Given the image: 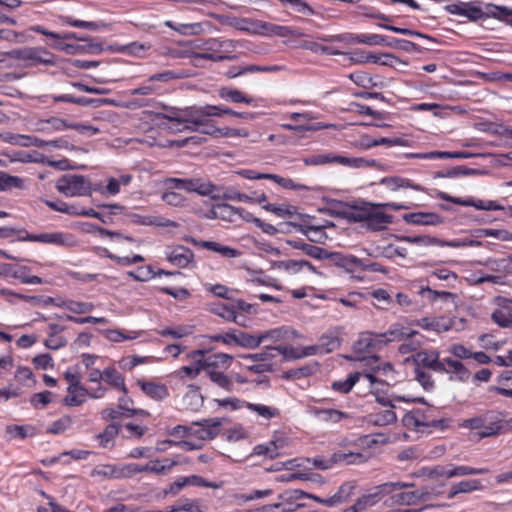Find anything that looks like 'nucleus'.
Returning a JSON list of instances; mask_svg holds the SVG:
<instances>
[{"instance_id": "obj_1", "label": "nucleus", "mask_w": 512, "mask_h": 512, "mask_svg": "<svg viewBox=\"0 0 512 512\" xmlns=\"http://www.w3.org/2000/svg\"><path fill=\"white\" fill-rule=\"evenodd\" d=\"M409 208L408 205L395 202L371 203L363 201L351 207L348 218L354 222H364L371 231H381L393 222V216L385 213L384 209L399 211Z\"/></svg>"}, {"instance_id": "obj_2", "label": "nucleus", "mask_w": 512, "mask_h": 512, "mask_svg": "<svg viewBox=\"0 0 512 512\" xmlns=\"http://www.w3.org/2000/svg\"><path fill=\"white\" fill-rule=\"evenodd\" d=\"M460 426L466 429L480 430L478 436L482 439L512 430V418L505 419L503 412L488 410L483 414L463 420Z\"/></svg>"}, {"instance_id": "obj_3", "label": "nucleus", "mask_w": 512, "mask_h": 512, "mask_svg": "<svg viewBox=\"0 0 512 512\" xmlns=\"http://www.w3.org/2000/svg\"><path fill=\"white\" fill-rule=\"evenodd\" d=\"M68 129H73L81 134L96 135L99 129L90 125H83L79 123L69 122L60 117H50L47 119H39L35 123V131L44 134H52L54 132H62Z\"/></svg>"}, {"instance_id": "obj_4", "label": "nucleus", "mask_w": 512, "mask_h": 512, "mask_svg": "<svg viewBox=\"0 0 512 512\" xmlns=\"http://www.w3.org/2000/svg\"><path fill=\"white\" fill-rule=\"evenodd\" d=\"M432 409H414L407 412L403 417V424L411 430L420 431L421 428H444V419H434L431 416Z\"/></svg>"}, {"instance_id": "obj_5", "label": "nucleus", "mask_w": 512, "mask_h": 512, "mask_svg": "<svg viewBox=\"0 0 512 512\" xmlns=\"http://www.w3.org/2000/svg\"><path fill=\"white\" fill-rule=\"evenodd\" d=\"M57 190L67 197L86 196L91 193V185L83 175L66 174L56 184Z\"/></svg>"}, {"instance_id": "obj_6", "label": "nucleus", "mask_w": 512, "mask_h": 512, "mask_svg": "<svg viewBox=\"0 0 512 512\" xmlns=\"http://www.w3.org/2000/svg\"><path fill=\"white\" fill-rule=\"evenodd\" d=\"M15 57L27 63V65H45L54 66L56 64V56L44 47H23L16 50Z\"/></svg>"}, {"instance_id": "obj_7", "label": "nucleus", "mask_w": 512, "mask_h": 512, "mask_svg": "<svg viewBox=\"0 0 512 512\" xmlns=\"http://www.w3.org/2000/svg\"><path fill=\"white\" fill-rule=\"evenodd\" d=\"M165 184L172 189H180L188 192H195L199 195H212L217 191V186L210 181H204L200 178L182 179L168 178Z\"/></svg>"}, {"instance_id": "obj_8", "label": "nucleus", "mask_w": 512, "mask_h": 512, "mask_svg": "<svg viewBox=\"0 0 512 512\" xmlns=\"http://www.w3.org/2000/svg\"><path fill=\"white\" fill-rule=\"evenodd\" d=\"M190 50L201 52H232L235 48L233 40H220L217 38L195 39L187 43Z\"/></svg>"}, {"instance_id": "obj_9", "label": "nucleus", "mask_w": 512, "mask_h": 512, "mask_svg": "<svg viewBox=\"0 0 512 512\" xmlns=\"http://www.w3.org/2000/svg\"><path fill=\"white\" fill-rule=\"evenodd\" d=\"M292 351L288 349L287 345L278 346H265L261 352L240 355L245 361L259 362V363H272L271 361L278 355H282V360L287 361L286 357H293L294 355L288 354Z\"/></svg>"}, {"instance_id": "obj_10", "label": "nucleus", "mask_w": 512, "mask_h": 512, "mask_svg": "<svg viewBox=\"0 0 512 512\" xmlns=\"http://www.w3.org/2000/svg\"><path fill=\"white\" fill-rule=\"evenodd\" d=\"M436 197L445 200L457 205L466 206V207H474L478 210H486V211H499L503 210L504 207L493 200L483 201L477 200L474 198L462 199L460 197L451 196L446 192L438 191Z\"/></svg>"}, {"instance_id": "obj_11", "label": "nucleus", "mask_w": 512, "mask_h": 512, "mask_svg": "<svg viewBox=\"0 0 512 512\" xmlns=\"http://www.w3.org/2000/svg\"><path fill=\"white\" fill-rule=\"evenodd\" d=\"M222 420L220 418L203 419L199 422H194L190 427V436L197 438L200 441L212 440L220 432Z\"/></svg>"}, {"instance_id": "obj_12", "label": "nucleus", "mask_w": 512, "mask_h": 512, "mask_svg": "<svg viewBox=\"0 0 512 512\" xmlns=\"http://www.w3.org/2000/svg\"><path fill=\"white\" fill-rule=\"evenodd\" d=\"M445 10L449 14L465 17L472 22L483 19V7L476 1L449 4L445 6Z\"/></svg>"}, {"instance_id": "obj_13", "label": "nucleus", "mask_w": 512, "mask_h": 512, "mask_svg": "<svg viewBox=\"0 0 512 512\" xmlns=\"http://www.w3.org/2000/svg\"><path fill=\"white\" fill-rule=\"evenodd\" d=\"M215 105H205L199 107H190L185 110V121L189 125H184L188 130L192 131V127H201L205 122L210 120V117L216 116Z\"/></svg>"}, {"instance_id": "obj_14", "label": "nucleus", "mask_w": 512, "mask_h": 512, "mask_svg": "<svg viewBox=\"0 0 512 512\" xmlns=\"http://www.w3.org/2000/svg\"><path fill=\"white\" fill-rule=\"evenodd\" d=\"M176 78V74L173 71L166 70L161 73H156L151 75L145 83L141 86L131 89L128 91L130 95H143L148 96L152 94H156L160 91V86L155 82H168L172 79Z\"/></svg>"}, {"instance_id": "obj_15", "label": "nucleus", "mask_w": 512, "mask_h": 512, "mask_svg": "<svg viewBox=\"0 0 512 512\" xmlns=\"http://www.w3.org/2000/svg\"><path fill=\"white\" fill-rule=\"evenodd\" d=\"M382 346H386L392 342H400L409 340L419 335V332L410 329L399 322H395L389 326L384 333H378Z\"/></svg>"}, {"instance_id": "obj_16", "label": "nucleus", "mask_w": 512, "mask_h": 512, "mask_svg": "<svg viewBox=\"0 0 512 512\" xmlns=\"http://www.w3.org/2000/svg\"><path fill=\"white\" fill-rule=\"evenodd\" d=\"M413 361L415 363V367H421L422 369L426 368L436 373L444 369L442 359L440 358V352L437 349L418 351L413 355Z\"/></svg>"}, {"instance_id": "obj_17", "label": "nucleus", "mask_w": 512, "mask_h": 512, "mask_svg": "<svg viewBox=\"0 0 512 512\" xmlns=\"http://www.w3.org/2000/svg\"><path fill=\"white\" fill-rule=\"evenodd\" d=\"M20 241L39 242L55 246H69L72 243L71 236L63 232L40 234H30L29 232H25V237H21Z\"/></svg>"}, {"instance_id": "obj_18", "label": "nucleus", "mask_w": 512, "mask_h": 512, "mask_svg": "<svg viewBox=\"0 0 512 512\" xmlns=\"http://www.w3.org/2000/svg\"><path fill=\"white\" fill-rule=\"evenodd\" d=\"M443 370L438 371L440 374H449L451 381L468 382L471 376L470 370L459 360L452 358L442 359Z\"/></svg>"}, {"instance_id": "obj_19", "label": "nucleus", "mask_w": 512, "mask_h": 512, "mask_svg": "<svg viewBox=\"0 0 512 512\" xmlns=\"http://www.w3.org/2000/svg\"><path fill=\"white\" fill-rule=\"evenodd\" d=\"M194 252L185 246L177 245L166 251V259L178 268H188L194 263Z\"/></svg>"}, {"instance_id": "obj_20", "label": "nucleus", "mask_w": 512, "mask_h": 512, "mask_svg": "<svg viewBox=\"0 0 512 512\" xmlns=\"http://www.w3.org/2000/svg\"><path fill=\"white\" fill-rule=\"evenodd\" d=\"M414 486V484L404 482H386L371 488L366 496L369 498L372 505L379 503L385 496L392 494L395 491L402 490Z\"/></svg>"}, {"instance_id": "obj_21", "label": "nucleus", "mask_w": 512, "mask_h": 512, "mask_svg": "<svg viewBox=\"0 0 512 512\" xmlns=\"http://www.w3.org/2000/svg\"><path fill=\"white\" fill-rule=\"evenodd\" d=\"M229 52H197V51H175L174 57L185 58L189 57L195 66H199L198 61L201 59L210 60L213 62H221L224 60L234 59V55H228Z\"/></svg>"}, {"instance_id": "obj_22", "label": "nucleus", "mask_w": 512, "mask_h": 512, "mask_svg": "<svg viewBox=\"0 0 512 512\" xmlns=\"http://www.w3.org/2000/svg\"><path fill=\"white\" fill-rule=\"evenodd\" d=\"M378 333L363 332L353 345V350L357 354L372 353L382 348Z\"/></svg>"}, {"instance_id": "obj_23", "label": "nucleus", "mask_w": 512, "mask_h": 512, "mask_svg": "<svg viewBox=\"0 0 512 512\" xmlns=\"http://www.w3.org/2000/svg\"><path fill=\"white\" fill-rule=\"evenodd\" d=\"M408 224L423 226H438L444 223V218L435 212H412L403 215Z\"/></svg>"}, {"instance_id": "obj_24", "label": "nucleus", "mask_w": 512, "mask_h": 512, "mask_svg": "<svg viewBox=\"0 0 512 512\" xmlns=\"http://www.w3.org/2000/svg\"><path fill=\"white\" fill-rule=\"evenodd\" d=\"M258 27L262 29V34L266 36H279V37H304L305 33L298 29L289 26L277 25L268 22H260Z\"/></svg>"}, {"instance_id": "obj_25", "label": "nucleus", "mask_w": 512, "mask_h": 512, "mask_svg": "<svg viewBox=\"0 0 512 512\" xmlns=\"http://www.w3.org/2000/svg\"><path fill=\"white\" fill-rule=\"evenodd\" d=\"M204 371L210 372L211 370H226L230 367L233 357L226 353H216L200 359Z\"/></svg>"}, {"instance_id": "obj_26", "label": "nucleus", "mask_w": 512, "mask_h": 512, "mask_svg": "<svg viewBox=\"0 0 512 512\" xmlns=\"http://www.w3.org/2000/svg\"><path fill=\"white\" fill-rule=\"evenodd\" d=\"M325 259H329L334 265L343 268L347 272H354L359 268V265H362L361 259L352 255H344L339 252L326 251Z\"/></svg>"}, {"instance_id": "obj_27", "label": "nucleus", "mask_w": 512, "mask_h": 512, "mask_svg": "<svg viewBox=\"0 0 512 512\" xmlns=\"http://www.w3.org/2000/svg\"><path fill=\"white\" fill-rule=\"evenodd\" d=\"M379 184L393 192L405 188H410L415 191H424L423 186L420 184L414 183L412 180L400 176L384 177L379 181Z\"/></svg>"}, {"instance_id": "obj_28", "label": "nucleus", "mask_w": 512, "mask_h": 512, "mask_svg": "<svg viewBox=\"0 0 512 512\" xmlns=\"http://www.w3.org/2000/svg\"><path fill=\"white\" fill-rule=\"evenodd\" d=\"M128 218L130 221L137 225L143 226H157V227H177L175 221L165 219L163 217H156L153 215H142L138 213H129Z\"/></svg>"}, {"instance_id": "obj_29", "label": "nucleus", "mask_w": 512, "mask_h": 512, "mask_svg": "<svg viewBox=\"0 0 512 512\" xmlns=\"http://www.w3.org/2000/svg\"><path fill=\"white\" fill-rule=\"evenodd\" d=\"M137 384L143 393L153 400L161 401L169 396V390L165 384L145 380H137Z\"/></svg>"}, {"instance_id": "obj_30", "label": "nucleus", "mask_w": 512, "mask_h": 512, "mask_svg": "<svg viewBox=\"0 0 512 512\" xmlns=\"http://www.w3.org/2000/svg\"><path fill=\"white\" fill-rule=\"evenodd\" d=\"M406 156L408 158L418 159H467L472 157L473 154L467 151H433L428 153H409Z\"/></svg>"}, {"instance_id": "obj_31", "label": "nucleus", "mask_w": 512, "mask_h": 512, "mask_svg": "<svg viewBox=\"0 0 512 512\" xmlns=\"http://www.w3.org/2000/svg\"><path fill=\"white\" fill-rule=\"evenodd\" d=\"M273 268L277 270H283L289 274H296L302 271L304 268H307L309 271L315 273V267L306 260H281L273 263Z\"/></svg>"}, {"instance_id": "obj_32", "label": "nucleus", "mask_w": 512, "mask_h": 512, "mask_svg": "<svg viewBox=\"0 0 512 512\" xmlns=\"http://www.w3.org/2000/svg\"><path fill=\"white\" fill-rule=\"evenodd\" d=\"M415 325L421 327L424 330L434 331L436 333L447 332L452 328L450 320L444 318H429L424 317L414 322Z\"/></svg>"}, {"instance_id": "obj_33", "label": "nucleus", "mask_w": 512, "mask_h": 512, "mask_svg": "<svg viewBox=\"0 0 512 512\" xmlns=\"http://www.w3.org/2000/svg\"><path fill=\"white\" fill-rule=\"evenodd\" d=\"M339 335L338 328H332L320 336L318 344L324 354L331 353L340 347L341 339Z\"/></svg>"}, {"instance_id": "obj_34", "label": "nucleus", "mask_w": 512, "mask_h": 512, "mask_svg": "<svg viewBox=\"0 0 512 512\" xmlns=\"http://www.w3.org/2000/svg\"><path fill=\"white\" fill-rule=\"evenodd\" d=\"M483 489L484 486L479 479L462 480L451 486L450 490L448 491L447 498L453 499L460 493H472L475 491H481Z\"/></svg>"}, {"instance_id": "obj_35", "label": "nucleus", "mask_w": 512, "mask_h": 512, "mask_svg": "<svg viewBox=\"0 0 512 512\" xmlns=\"http://www.w3.org/2000/svg\"><path fill=\"white\" fill-rule=\"evenodd\" d=\"M336 164L347 166L351 168H366V167H373L382 169V164L374 159H366L363 157H346V156H340L336 155Z\"/></svg>"}, {"instance_id": "obj_36", "label": "nucleus", "mask_w": 512, "mask_h": 512, "mask_svg": "<svg viewBox=\"0 0 512 512\" xmlns=\"http://www.w3.org/2000/svg\"><path fill=\"white\" fill-rule=\"evenodd\" d=\"M402 240L409 244H415L420 246H449V247H459L460 244L455 241L444 242L436 237H431L427 235H419V236H404Z\"/></svg>"}, {"instance_id": "obj_37", "label": "nucleus", "mask_w": 512, "mask_h": 512, "mask_svg": "<svg viewBox=\"0 0 512 512\" xmlns=\"http://www.w3.org/2000/svg\"><path fill=\"white\" fill-rule=\"evenodd\" d=\"M204 398L200 393L199 387L189 385L188 391L182 398V405L185 409L197 411L203 406Z\"/></svg>"}, {"instance_id": "obj_38", "label": "nucleus", "mask_w": 512, "mask_h": 512, "mask_svg": "<svg viewBox=\"0 0 512 512\" xmlns=\"http://www.w3.org/2000/svg\"><path fill=\"white\" fill-rule=\"evenodd\" d=\"M287 244L295 249L303 251L306 255L310 256L311 258L317 260H322L326 258L327 250L319 246L306 243L303 240H288Z\"/></svg>"}, {"instance_id": "obj_39", "label": "nucleus", "mask_w": 512, "mask_h": 512, "mask_svg": "<svg viewBox=\"0 0 512 512\" xmlns=\"http://www.w3.org/2000/svg\"><path fill=\"white\" fill-rule=\"evenodd\" d=\"M371 393L375 396V401L379 403L380 405L384 407H388V409H394L395 408V402L400 401H412V402H419V403H425V400L423 397L419 398H413V399H407L405 397L401 396H395L390 397L383 391H380L378 388H374Z\"/></svg>"}, {"instance_id": "obj_40", "label": "nucleus", "mask_w": 512, "mask_h": 512, "mask_svg": "<svg viewBox=\"0 0 512 512\" xmlns=\"http://www.w3.org/2000/svg\"><path fill=\"white\" fill-rule=\"evenodd\" d=\"M103 381L111 387L122 391L124 395L128 394L125 379L115 367L110 366L103 370Z\"/></svg>"}, {"instance_id": "obj_41", "label": "nucleus", "mask_w": 512, "mask_h": 512, "mask_svg": "<svg viewBox=\"0 0 512 512\" xmlns=\"http://www.w3.org/2000/svg\"><path fill=\"white\" fill-rule=\"evenodd\" d=\"M310 412L317 417L319 420L324 422H332L338 423L343 419L349 417V415L343 411L337 409H321L317 407H313L310 409Z\"/></svg>"}, {"instance_id": "obj_42", "label": "nucleus", "mask_w": 512, "mask_h": 512, "mask_svg": "<svg viewBox=\"0 0 512 512\" xmlns=\"http://www.w3.org/2000/svg\"><path fill=\"white\" fill-rule=\"evenodd\" d=\"M232 345H237L247 349L259 347L258 335H252L241 330L233 329Z\"/></svg>"}, {"instance_id": "obj_43", "label": "nucleus", "mask_w": 512, "mask_h": 512, "mask_svg": "<svg viewBox=\"0 0 512 512\" xmlns=\"http://www.w3.org/2000/svg\"><path fill=\"white\" fill-rule=\"evenodd\" d=\"M219 96L228 102L232 103H245L252 104L254 102V98L247 96L242 91L238 89H232L228 87H223L219 90Z\"/></svg>"}, {"instance_id": "obj_44", "label": "nucleus", "mask_w": 512, "mask_h": 512, "mask_svg": "<svg viewBox=\"0 0 512 512\" xmlns=\"http://www.w3.org/2000/svg\"><path fill=\"white\" fill-rule=\"evenodd\" d=\"M120 425L111 423L107 425L103 432L97 434L95 438L98 440L99 445L103 448H112L114 440L118 436Z\"/></svg>"}, {"instance_id": "obj_45", "label": "nucleus", "mask_w": 512, "mask_h": 512, "mask_svg": "<svg viewBox=\"0 0 512 512\" xmlns=\"http://www.w3.org/2000/svg\"><path fill=\"white\" fill-rule=\"evenodd\" d=\"M368 422L375 426H387L397 420L396 413L392 409L371 413L367 416Z\"/></svg>"}, {"instance_id": "obj_46", "label": "nucleus", "mask_w": 512, "mask_h": 512, "mask_svg": "<svg viewBox=\"0 0 512 512\" xmlns=\"http://www.w3.org/2000/svg\"><path fill=\"white\" fill-rule=\"evenodd\" d=\"M67 392L68 395L65 397L64 402L68 406H79L86 401L88 396V390L82 385L74 389L67 388Z\"/></svg>"}, {"instance_id": "obj_47", "label": "nucleus", "mask_w": 512, "mask_h": 512, "mask_svg": "<svg viewBox=\"0 0 512 512\" xmlns=\"http://www.w3.org/2000/svg\"><path fill=\"white\" fill-rule=\"evenodd\" d=\"M512 15V8L506 6H498L495 4H485L483 7V19L493 17L498 20H504Z\"/></svg>"}, {"instance_id": "obj_48", "label": "nucleus", "mask_w": 512, "mask_h": 512, "mask_svg": "<svg viewBox=\"0 0 512 512\" xmlns=\"http://www.w3.org/2000/svg\"><path fill=\"white\" fill-rule=\"evenodd\" d=\"M347 39L352 43L369 46H382L385 41L384 36L379 34H350Z\"/></svg>"}, {"instance_id": "obj_49", "label": "nucleus", "mask_w": 512, "mask_h": 512, "mask_svg": "<svg viewBox=\"0 0 512 512\" xmlns=\"http://www.w3.org/2000/svg\"><path fill=\"white\" fill-rule=\"evenodd\" d=\"M262 208L281 218L292 217L297 213V208L288 204L277 205L273 203H266L262 205Z\"/></svg>"}, {"instance_id": "obj_50", "label": "nucleus", "mask_w": 512, "mask_h": 512, "mask_svg": "<svg viewBox=\"0 0 512 512\" xmlns=\"http://www.w3.org/2000/svg\"><path fill=\"white\" fill-rule=\"evenodd\" d=\"M359 378H360V374L358 372L351 373L344 380L334 381L331 384V388L336 392H340L342 394H347L352 390V388L358 382Z\"/></svg>"}, {"instance_id": "obj_51", "label": "nucleus", "mask_w": 512, "mask_h": 512, "mask_svg": "<svg viewBox=\"0 0 512 512\" xmlns=\"http://www.w3.org/2000/svg\"><path fill=\"white\" fill-rule=\"evenodd\" d=\"M210 380L216 384L218 387L226 390L232 391L233 389V381L224 373V370H211L206 373Z\"/></svg>"}, {"instance_id": "obj_52", "label": "nucleus", "mask_w": 512, "mask_h": 512, "mask_svg": "<svg viewBox=\"0 0 512 512\" xmlns=\"http://www.w3.org/2000/svg\"><path fill=\"white\" fill-rule=\"evenodd\" d=\"M60 20L62 23L69 25L71 27L83 28L89 30H99L102 27H105V24L102 22H92V21H83L73 19L71 16H60Z\"/></svg>"}, {"instance_id": "obj_53", "label": "nucleus", "mask_w": 512, "mask_h": 512, "mask_svg": "<svg viewBox=\"0 0 512 512\" xmlns=\"http://www.w3.org/2000/svg\"><path fill=\"white\" fill-rule=\"evenodd\" d=\"M57 306L63 307L75 314H85L94 309V305L92 303L73 300L63 301L61 304H57Z\"/></svg>"}, {"instance_id": "obj_54", "label": "nucleus", "mask_w": 512, "mask_h": 512, "mask_svg": "<svg viewBox=\"0 0 512 512\" xmlns=\"http://www.w3.org/2000/svg\"><path fill=\"white\" fill-rule=\"evenodd\" d=\"M6 433L10 438L25 439L35 435V428L29 425H8Z\"/></svg>"}, {"instance_id": "obj_55", "label": "nucleus", "mask_w": 512, "mask_h": 512, "mask_svg": "<svg viewBox=\"0 0 512 512\" xmlns=\"http://www.w3.org/2000/svg\"><path fill=\"white\" fill-rule=\"evenodd\" d=\"M237 208L227 203H220L215 205L216 216L219 219L234 222L237 219Z\"/></svg>"}, {"instance_id": "obj_56", "label": "nucleus", "mask_w": 512, "mask_h": 512, "mask_svg": "<svg viewBox=\"0 0 512 512\" xmlns=\"http://www.w3.org/2000/svg\"><path fill=\"white\" fill-rule=\"evenodd\" d=\"M489 472L488 468H473L470 466L460 465V466H452L449 470V475L451 478L458 476H467V475H481Z\"/></svg>"}, {"instance_id": "obj_57", "label": "nucleus", "mask_w": 512, "mask_h": 512, "mask_svg": "<svg viewBox=\"0 0 512 512\" xmlns=\"http://www.w3.org/2000/svg\"><path fill=\"white\" fill-rule=\"evenodd\" d=\"M30 31L40 33L46 37L54 39L55 41H61L66 39H78L74 32H66L63 34L56 33L50 30H47L41 25H33L29 28Z\"/></svg>"}, {"instance_id": "obj_58", "label": "nucleus", "mask_w": 512, "mask_h": 512, "mask_svg": "<svg viewBox=\"0 0 512 512\" xmlns=\"http://www.w3.org/2000/svg\"><path fill=\"white\" fill-rule=\"evenodd\" d=\"M333 461L334 462H342L345 464H360L366 461V456L362 453H344V452H337L333 454Z\"/></svg>"}, {"instance_id": "obj_59", "label": "nucleus", "mask_w": 512, "mask_h": 512, "mask_svg": "<svg viewBox=\"0 0 512 512\" xmlns=\"http://www.w3.org/2000/svg\"><path fill=\"white\" fill-rule=\"evenodd\" d=\"M23 187V179L18 176H12L4 171H0V191H6L12 188Z\"/></svg>"}, {"instance_id": "obj_60", "label": "nucleus", "mask_w": 512, "mask_h": 512, "mask_svg": "<svg viewBox=\"0 0 512 512\" xmlns=\"http://www.w3.org/2000/svg\"><path fill=\"white\" fill-rule=\"evenodd\" d=\"M336 155L332 153H325V154H315L310 155L308 157H305L303 159V162L305 165L308 166H318V165H325V164H336Z\"/></svg>"}, {"instance_id": "obj_61", "label": "nucleus", "mask_w": 512, "mask_h": 512, "mask_svg": "<svg viewBox=\"0 0 512 512\" xmlns=\"http://www.w3.org/2000/svg\"><path fill=\"white\" fill-rule=\"evenodd\" d=\"M119 404L116 408H106L101 411V418L103 420H117L127 414V406L122 404L123 399H119Z\"/></svg>"}, {"instance_id": "obj_62", "label": "nucleus", "mask_w": 512, "mask_h": 512, "mask_svg": "<svg viewBox=\"0 0 512 512\" xmlns=\"http://www.w3.org/2000/svg\"><path fill=\"white\" fill-rule=\"evenodd\" d=\"M118 465L104 464L95 467L92 472V477H104L109 479H117Z\"/></svg>"}, {"instance_id": "obj_63", "label": "nucleus", "mask_w": 512, "mask_h": 512, "mask_svg": "<svg viewBox=\"0 0 512 512\" xmlns=\"http://www.w3.org/2000/svg\"><path fill=\"white\" fill-rule=\"evenodd\" d=\"M286 330L284 327L270 329L265 332L258 334L259 346L265 341H271L273 343L278 342L284 338Z\"/></svg>"}, {"instance_id": "obj_64", "label": "nucleus", "mask_w": 512, "mask_h": 512, "mask_svg": "<svg viewBox=\"0 0 512 512\" xmlns=\"http://www.w3.org/2000/svg\"><path fill=\"white\" fill-rule=\"evenodd\" d=\"M491 269L506 275H512V254L506 258L491 261Z\"/></svg>"}]
</instances>
